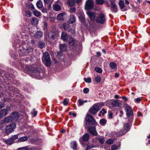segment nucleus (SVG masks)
Masks as SVG:
<instances>
[{
  "mask_svg": "<svg viewBox=\"0 0 150 150\" xmlns=\"http://www.w3.org/2000/svg\"><path fill=\"white\" fill-rule=\"evenodd\" d=\"M33 52V50L31 47H29L27 48L26 51L25 50L20 49L19 51V53L21 54H23V55H25V54H27L28 53H32Z\"/></svg>",
  "mask_w": 150,
  "mask_h": 150,
  "instance_id": "9d476101",
  "label": "nucleus"
},
{
  "mask_svg": "<svg viewBox=\"0 0 150 150\" xmlns=\"http://www.w3.org/2000/svg\"><path fill=\"white\" fill-rule=\"evenodd\" d=\"M99 110V106L96 104H95L90 108L89 111L92 114L95 115Z\"/></svg>",
  "mask_w": 150,
  "mask_h": 150,
  "instance_id": "0eeeda50",
  "label": "nucleus"
},
{
  "mask_svg": "<svg viewBox=\"0 0 150 150\" xmlns=\"http://www.w3.org/2000/svg\"><path fill=\"white\" fill-rule=\"evenodd\" d=\"M42 13H45L47 12V10L45 8H43L42 9Z\"/></svg>",
  "mask_w": 150,
  "mask_h": 150,
  "instance_id": "680f3d73",
  "label": "nucleus"
},
{
  "mask_svg": "<svg viewBox=\"0 0 150 150\" xmlns=\"http://www.w3.org/2000/svg\"><path fill=\"white\" fill-rule=\"evenodd\" d=\"M89 91V89L88 88H85L83 90V92L84 93H87Z\"/></svg>",
  "mask_w": 150,
  "mask_h": 150,
  "instance_id": "603ef678",
  "label": "nucleus"
},
{
  "mask_svg": "<svg viewBox=\"0 0 150 150\" xmlns=\"http://www.w3.org/2000/svg\"><path fill=\"white\" fill-rule=\"evenodd\" d=\"M76 21L74 15H70L69 19V23L71 24L73 23Z\"/></svg>",
  "mask_w": 150,
  "mask_h": 150,
  "instance_id": "b1692460",
  "label": "nucleus"
},
{
  "mask_svg": "<svg viewBox=\"0 0 150 150\" xmlns=\"http://www.w3.org/2000/svg\"><path fill=\"white\" fill-rule=\"evenodd\" d=\"M16 125L14 123H11L9 125L6 126L5 129L6 133L9 134L13 131L16 127Z\"/></svg>",
  "mask_w": 150,
  "mask_h": 150,
  "instance_id": "20e7f679",
  "label": "nucleus"
},
{
  "mask_svg": "<svg viewBox=\"0 0 150 150\" xmlns=\"http://www.w3.org/2000/svg\"><path fill=\"white\" fill-rule=\"evenodd\" d=\"M64 105L66 106L68 105V101L67 100V98H65L62 102Z\"/></svg>",
  "mask_w": 150,
  "mask_h": 150,
  "instance_id": "8fccbe9b",
  "label": "nucleus"
},
{
  "mask_svg": "<svg viewBox=\"0 0 150 150\" xmlns=\"http://www.w3.org/2000/svg\"><path fill=\"white\" fill-rule=\"evenodd\" d=\"M96 4L99 5H102L104 3V0H95Z\"/></svg>",
  "mask_w": 150,
  "mask_h": 150,
  "instance_id": "4c0bfd02",
  "label": "nucleus"
},
{
  "mask_svg": "<svg viewBox=\"0 0 150 150\" xmlns=\"http://www.w3.org/2000/svg\"><path fill=\"white\" fill-rule=\"evenodd\" d=\"M29 69L34 75L39 76L40 72L42 71V69L40 65H37L35 64L32 66V67H29Z\"/></svg>",
  "mask_w": 150,
  "mask_h": 150,
  "instance_id": "f03ea898",
  "label": "nucleus"
},
{
  "mask_svg": "<svg viewBox=\"0 0 150 150\" xmlns=\"http://www.w3.org/2000/svg\"><path fill=\"white\" fill-rule=\"evenodd\" d=\"M5 106V105L3 102H0V109L4 108Z\"/></svg>",
  "mask_w": 150,
  "mask_h": 150,
  "instance_id": "4d7b16f0",
  "label": "nucleus"
},
{
  "mask_svg": "<svg viewBox=\"0 0 150 150\" xmlns=\"http://www.w3.org/2000/svg\"><path fill=\"white\" fill-rule=\"evenodd\" d=\"M84 80L87 83H91V79L90 78H85L84 79Z\"/></svg>",
  "mask_w": 150,
  "mask_h": 150,
  "instance_id": "49530a36",
  "label": "nucleus"
},
{
  "mask_svg": "<svg viewBox=\"0 0 150 150\" xmlns=\"http://www.w3.org/2000/svg\"><path fill=\"white\" fill-rule=\"evenodd\" d=\"M12 121H16L18 120L19 117L18 113L16 112H12L11 115Z\"/></svg>",
  "mask_w": 150,
  "mask_h": 150,
  "instance_id": "4468645a",
  "label": "nucleus"
},
{
  "mask_svg": "<svg viewBox=\"0 0 150 150\" xmlns=\"http://www.w3.org/2000/svg\"><path fill=\"white\" fill-rule=\"evenodd\" d=\"M36 5L37 7L38 8H42L43 6V4L42 1L41 0H39L37 3Z\"/></svg>",
  "mask_w": 150,
  "mask_h": 150,
  "instance_id": "c85d7f7f",
  "label": "nucleus"
},
{
  "mask_svg": "<svg viewBox=\"0 0 150 150\" xmlns=\"http://www.w3.org/2000/svg\"><path fill=\"white\" fill-rule=\"evenodd\" d=\"M109 66L112 69H114L116 67L117 65L115 63L112 62L109 64Z\"/></svg>",
  "mask_w": 150,
  "mask_h": 150,
  "instance_id": "f704fd0d",
  "label": "nucleus"
},
{
  "mask_svg": "<svg viewBox=\"0 0 150 150\" xmlns=\"http://www.w3.org/2000/svg\"><path fill=\"white\" fill-rule=\"evenodd\" d=\"M110 4L111 5L110 7L111 11L114 13L117 12L118 10L116 4L115 3H113L112 2L111 3V4Z\"/></svg>",
  "mask_w": 150,
  "mask_h": 150,
  "instance_id": "2eb2a0df",
  "label": "nucleus"
},
{
  "mask_svg": "<svg viewBox=\"0 0 150 150\" xmlns=\"http://www.w3.org/2000/svg\"><path fill=\"white\" fill-rule=\"evenodd\" d=\"M11 138L13 140V142L15 140L18 138V135H15L12 136Z\"/></svg>",
  "mask_w": 150,
  "mask_h": 150,
  "instance_id": "09e8293b",
  "label": "nucleus"
},
{
  "mask_svg": "<svg viewBox=\"0 0 150 150\" xmlns=\"http://www.w3.org/2000/svg\"><path fill=\"white\" fill-rule=\"evenodd\" d=\"M78 102L79 103V106H81L83 105L84 103H86L87 102V100H86L84 101H82L81 99H79L78 100Z\"/></svg>",
  "mask_w": 150,
  "mask_h": 150,
  "instance_id": "e433bc0d",
  "label": "nucleus"
},
{
  "mask_svg": "<svg viewBox=\"0 0 150 150\" xmlns=\"http://www.w3.org/2000/svg\"><path fill=\"white\" fill-rule=\"evenodd\" d=\"M101 79V77L99 76H97L95 78V80L97 83L100 82V81Z\"/></svg>",
  "mask_w": 150,
  "mask_h": 150,
  "instance_id": "a19ab883",
  "label": "nucleus"
},
{
  "mask_svg": "<svg viewBox=\"0 0 150 150\" xmlns=\"http://www.w3.org/2000/svg\"><path fill=\"white\" fill-rule=\"evenodd\" d=\"M95 71L99 73H101L102 72V69L98 67H96L95 69Z\"/></svg>",
  "mask_w": 150,
  "mask_h": 150,
  "instance_id": "79ce46f5",
  "label": "nucleus"
},
{
  "mask_svg": "<svg viewBox=\"0 0 150 150\" xmlns=\"http://www.w3.org/2000/svg\"><path fill=\"white\" fill-rule=\"evenodd\" d=\"M30 22L32 25H36L38 24V20L36 18L33 17L31 19Z\"/></svg>",
  "mask_w": 150,
  "mask_h": 150,
  "instance_id": "412c9836",
  "label": "nucleus"
},
{
  "mask_svg": "<svg viewBox=\"0 0 150 150\" xmlns=\"http://www.w3.org/2000/svg\"><path fill=\"white\" fill-rule=\"evenodd\" d=\"M33 13L35 16L37 17H39L41 16V13L40 12L37 10H34L33 11Z\"/></svg>",
  "mask_w": 150,
  "mask_h": 150,
  "instance_id": "c756f323",
  "label": "nucleus"
},
{
  "mask_svg": "<svg viewBox=\"0 0 150 150\" xmlns=\"http://www.w3.org/2000/svg\"><path fill=\"white\" fill-rule=\"evenodd\" d=\"M69 10L71 12H75L76 11V8L74 7L71 8H70Z\"/></svg>",
  "mask_w": 150,
  "mask_h": 150,
  "instance_id": "13d9d810",
  "label": "nucleus"
},
{
  "mask_svg": "<svg viewBox=\"0 0 150 150\" xmlns=\"http://www.w3.org/2000/svg\"><path fill=\"white\" fill-rule=\"evenodd\" d=\"M69 27V25L66 23H64L63 24V27L65 30H67V28Z\"/></svg>",
  "mask_w": 150,
  "mask_h": 150,
  "instance_id": "864d4df0",
  "label": "nucleus"
},
{
  "mask_svg": "<svg viewBox=\"0 0 150 150\" xmlns=\"http://www.w3.org/2000/svg\"><path fill=\"white\" fill-rule=\"evenodd\" d=\"M11 122L13 121L11 115L4 118L3 120V122L4 123H8Z\"/></svg>",
  "mask_w": 150,
  "mask_h": 150,
  "instance_id": "6ab92c4d",
  "label": "nucleus"
},
{
  "mask_svg": "<svg viewBox=\"0 0 150 150\" xmlns=\"http://www.w3.org/2000/svg\"><path fill=\"white\" fill-rule=\"evenodd\" d=\"M75 0H69L67 1V4L70 6H73L75 4Z\"/></svg>",
  "mask_w": 150,
  "mask_h": 150,
  "instance_id": "473e14b6",
  "label": "nucleus"
},
{
  "mask_svg": "<svg viewBox=\"0 0 150 150\" xmlns=\"http://www.w3.org/2000/svg\"><path fill=\"white\" fill-rule=\"evenodd\" d=\"M122 98L125 101H126L127 100V98L124 96H122Z\"/></svg>",
  "mask_w": 150,
  "mask_h": 150,
  "instance_id": "0e129e2a",
  "label": "nucleus"
},
{
  "mask_svg": "<svg viewBox=\"0 0 150 150\" xmlns=\"http://www.w3.org/2000/svg\"><path fill=\"white\" fill-rule=\"evenodd\" d=\"M25 13V16L27 17H29L31 16V13L30 11H26Z\"/></svg>",
  "mask_w": 150,
  "mask_h": 150,
  "instance_id": "58836bf2",
  "label": "nucleus"
},
{
  "mask_svg": "<svg viewBox=\"0 0 150 150\" xmlns=\"http://www.w3.org/2000/svg\"><path fill=\"white\" fill-rule=\"evenodd\" d=\"M108 115L110 119H112L113 118V113L112 112H108Z\"/></svg>",
  "mask_w": 150,
  "mask_h": 150,
  "instance_id": "bf43d9fd",
  "label": "nucleus"
},
{
  "mask_svg": "<svg viewBox=\"0 0 150 150\" xmlns=\"http://www.w3.org/2000/svg\"><path fill=\"white\" fill-rule=\"evenodd\" d=\"M8 113V110L6 109H4L0 110V119L6 115Z\"/></svg>",
  "mask_w": 150,
  "mask_h": 150,
  "instance_id": "dca6fc26",
  "label": "nucleus"
},
{
  "mask_svg": "<svg viewBox=\"0 0 150 150\" xmlns=\"http://www.w3.org/2000/svg\"><path fill=\"white\" fill-rule=\"evenodd\" d=\"M141 99L139 98H138L135 99V101L136 103H139L141 101Z\"/></svg>",
  "mask_w": 150,
  "mask_h": 150,
  "instance_id": "052dcab7",
  "label": "nucleus"
},
{
  "mask_svg": "<svg viewBox=\"0 0 150 150\" xmlns=\"http://www.w3.org/2000/svg\"><path fill=\"white\" fill-rule=\"evenodd\" d=\"M106 113V111L104 109H103L101 110L100 111V113H101L103 115Z\"/></svg>",
  "mask_w": 150,
  "mask_h": 150,
  "instance_id": "5fc2aeb1",
  "label": "nucleus"
},
{
  "mask_svg": "<svg viewBox=\"0 0 150 150\" xmlns=\"http://www.w3.org/2000/svg\"><path fill=\"white\" fill-rule=\"evenodd\" d=\"M43 36V33L41 31H38L35 34L34 36L36 38L40 39L42 38Z\"/></svg>",
  "mask_w": 150,
  "mask_h": 150,
  "instance_id": "a211bd4d",
  "label": "nucleus"
},
{
  "mask_svg": "<svg viewBox=\"0 0 150 150\" xmlns=\"http://www.w3.org/2000/svg\"><path fill=\"white\" fill-rule=\"evenodd\" d=\"M114 140L112 139H110L107 140L106 141V143L109 144H112L114 142Z\"/></svg>",
  "mask_w": 150,
  "mask_h": 150,
  "instance_id": "ea45409f",
  "label": "nucleus"
},
{
  "mask_svg": "<svg viewBox=\"0 0 150 150\" xmlns=\"http://www.w3.org/2000/svg\"><path fill=\"white\" fill-rule=\"evenodd\" d=\"M111 104L113 107H119L120 106L121 104L119 102L118 100H116L111 102Z\"/></svg>",
  "mask_w": 150,
  "mask_h": 150,
  "instance_id": "4be33fe9",
  "label": "nucleus"
},
{
  "mask_svg": "<svg viewBox=\"0 0 150 150\" xmlns=\"http://www.w3.org/2000/svg\"><path fill=\"white\" fill-rule=\"evenodd\" d=\"M39 46L41 48H43L45 46V44L43 42H40L39 43Z\"/></svg>",
  "mask_w": 150,
  "mask_h": 150,
  "instance_id": "de8ad7c7",
  "label": "nucleus"
},
{
  "mask_svg": "<svg viewBox=\"0 0 150 150\" xmlns=\"http://www.w3.org/2000/svg\"><path fill=\"white\" fill-rule=\"evenodd\" d=\"M124 129L127 132L129 130V125L128 123L125 124L124 127Z\"/></svg>",
  "mask_w": 150,
  "mask_h": 150,
  "instance_id": "37998d69",
  "label": "nucleus"
},
{
  "mask_svg": "<svg viewBox=\"0 0 150 150\" xmlns=\"http://www.w3.org/2000/svg\"><path fill=\"white\" fill-rule=\"evenodd\" d=\"M118 148V146L116 145H113L111 146V150H116Z\"/></svg>",
  "mask_w": 150,
  "mask_h": 150,
  "instance_id": "3c124183",
  "label": "nucleus"
},
{
  "mask_svg": "<svg viewBox=\"0 0 150 150\" xmlns=\"http://www.w3.org/2000/svg\"><path fill=\"white\" fill-rule=\"evenodd\" d=\"M67 46L65 44H61L60 46V49L61 52L64 51L66 50Z\"/></svg>",
  "mask_w": 150,
  "mask_h": 150,
  "instance_id": "393cba45",
  "label": "nucleus"
},
{
  "mask_svg": "<svg viewBox=\"0 0 150 150\" xmlns=\"http://www.w3.org/2000/svg\"><path fill=\"white\" fill-rule=\"evenodd\" d=\"M79 18L80 19L81 22L82 23H83L85 22V18L84 14L81 13V14L79 16Z\"/></svg>",
  "mask_w": 150,
  "mask_h": 150,
  "instance_id": "cd10ccee",
  "label": "nucleus"
},
{
  "mask_svg": "<svg viewBox=\"0 0 150 150\" xmlns=\"http://www.w3.org/2000/svg\"><path fill=\"white\" fill-rule=\"evenodd\" d=\"M61 38L64 42L67 41L70 46H72L74 44V40L73 38L68 36L65 32H62Z\"/></svg>",
  "mask_w": 150,
  "mask_h": 150,
  "instance_id": "f257e3e1",
  "label": "nucleus"
},
{
  "mask_svg": "<svg viewBox=\"0 0 150 150\" xmlns=\"http://www.w3.org/2000/svg\"><path fill=\"white\" fill-rule=\"evenodd\" d=\"M119 73H116L115 74V78H117L119 76Z\"/></svg>",
  "mask_w": 150,
  "mask_h": 150,
  "instance_id": "69168bd1",
  "label": "nucleus"
},
{
  "mask_svg": "<svg viewBox=\"0 0 150 150\" xmlns=\"http://www.w3.org/2000/svg\"><path fill=\"white\" fill-rule=\"evenodd\" d=\"M89 137V135L88 133L85 134L83 136V139L84 141L87 142V141Z\"/></svg>",
  "mask_w": 150,
  "mask_h": 150,
  "instance_id": "bb28decb",
  "label": "nucleus"
},
{
  "mask_svg": "<svg viewBox=\"0 0 150 150\" xmlns=\"http://www.w3.org/2000/svg\"><path fill=\"white\" fill-rule=\"evenodd\" d=\"M44 2L45 4H49L50 6H51V4L52 3V1L51 0H44Z\"/></svg>",
  "mask_w": 150,
  "mask_h": 150,
  "instance_id": "a18cd8bd",
  "label": "nucleus"
},
{
  "mask_svg": "<svg viewBox=\"0 0 150 150\" xmlns=\"http://www.w3.org/2000/svg\"><path fill=\"white\" fill-rule=\"evenodd\" d=\"M45 38L47 40L49 41L50 39L54 40L57 36V35L54 33L49 32H46L45 34Z\"/></svg>",
  "mask_w": 150,
  "mask_h": 150,
  "instance_id": "423d86ee",
  "label": "nucleus"
},
{
  "mask_svg": "<svg viewBox=\"0 0 150 150\" xmlns=\"http://www.w3.org/2000/svg\"><path fill=\"white\" fill-rule=\"evenodd\" d=\"M71 147L74 150H75L77 149V145L76 142V141H73L71 143Z\"/></svg>",
  "mask_w": 150,
  "mask_h": 150,
  "instance_id": "2f4dec72",
  "label": "nucleus"
},
{
  "mask_svg": "<svg viewBox=\"0 0 150 150\" xmlns=\"http://www.w3.org/2000/svg\"><path fill=\"white\" fill-rule=\"evenodd\" d=\"M107 120L103 118L101 119L99 122L100 124L102 126H104L106 123Z\"/></svg>",
  "mask_w": 150,
  "mask_h": 150,
  "instance_id": "7c9ffc66",
  "label": "nucleus"
},
{
  "mask_svg": "<svg viewBox=\"0 0 150 150\" xmlns=\"http://www.w3.org/2000/svg\"><path fill=\"white\" fill-rule=\"evenodd\" d=\"M93 147L92 146H88L86 149V150H88L89 149L92 148Z\"/></svg>",
  "mask_w": 150,
  "mask_h": 150,
  "instance_id": "e2e57ef3",
  "label": "nucleus"
},
{
  "mask_svg": "<svg viewBox=\"0 0 150 150\" xmlns=\"http://www.w3.org/2000/svg\"><path fill=\"white\" fill-rule=\"evenodd\" d=\"M88 130L92 135L94 136H97L98 134L96 131V128L95 127L90 126L88 127Z\"/></svg>",
  "mask_w": 150,
  "mask_h": 150,
  "instance_id": "9b49d317",
  "label": "nucleus"
},
{
  "mask_svg": "<svg viewBox=\"0 0 150 150\" xmlns=\"http://www.w3.org/2000/svg\"><path fill=\"white\" fill-rule=\"evenodd\" d=\"M18 150H33L31 148H29L28 146L18 148Z\"/></svg>",
  "mask_w": 150,
  "mask_h": 150,
  "instance_id": "72a5a7b5",
  "label": "nucleus"
},
{
  "mask_svg": "<svg viewBox=\"0 0 150 150\" xmlns=\"http://www.w3.org/2000/svg\"><path fill=\"white\" fill-rule=\"evenodd\" d=\"M37 112L35 111V109H33V111L31 112L32 115H33L34 116H36L37 115Z\"/></svg>",
  "mask_w": 150,
  "mask_h": 150,
  "instance_id": "6e6d98bb",
  "label": "nucleus"
},
{
  "mask_svg": "<svg viewBox=\"0 0 150 150\" xmlns=\"http://www.w3.org/2000/svg\"><path fill=\"white\" fill-rule=\"evenodd\" d=\"M72 115L74 117H75L76 116V114L75 113H72Z\"/></svg>",
  "mask_w": 150,
  "mask_h": 150,
  "instance_id": "774afa93",
  "label": "nucleus"
},
{
  "mask_svg": "<svg viewBox=\"0 0 150 150\" xmlns=\"http://www.w3.org/2000/svg\"><path fill=\"white\" fill-rule=\"evenodd\" d=\"M3 142L8 145H10L13 143V141L11 137L8 139L4 140Z\"/></svg>",
  "mask_w": 150,
  "mask_h": 150,
  "instance_id": "5701e85b",
  "label": "nucleus"
},
{
  "mask_svg": "<svg viewBox=\"0 0 150 150\" xmlns=\"http://www.w3.org/2000/svg\"><path fill=\"white\" fill-rule=\"evenodd\" d=\"M87 14L88 17L92 21H94L95 20L96 17V13L94 12H92L91 11H88L87 12Z\"/></svg>",
  "mask_w": 150,
  "mask_h": 150,
  "instance_id": "f8f14e48",
  "label": "nucleus"
},
{
  "mask_svg": "<svg viewBox=\"0 0 150 150\" xmlns=\"http://www.w3.org/2000/svg\"><path fill=\"white\" fill-rule=\"evenodd\" d=\"M96 21L97 23H105V17L103 13H100L99 14L98 17L96 19Z\"/></svg>",
  "mask_w": 150,
  "mask_h": 150,
  "instance_id": "6e6552de",
  "label": "nucleus"
},
{
  "mask_svg": "<svg viewBox=\"0 0 150 150\" xmlns=\"http://www.w3.org/2000/svg\"><path fill=\"white\" fill-rule=\"evenodd\" d=\"M97 139L98 140L99 142L102 144H103L105 141V140L104 137L97 138Z\"/></svg>",
  "mask_w": 150,
  "mask_h": 150,
  "instance_id": "c9c22d12",
  "label": "nucleus"
},
{
  "mask_svg": "<svg viewBox=\"0 0 150 150\" xmlns=\"http://www.w3.org/2000/svg\"><path fill=\"white\" fill-rule=\"evenodd\" d=\"M119 4L121 8H124V2L120 1L119 3Z\"/></svg>",
  "mask_w": 150,
  "mask_h": 150,
  "instance_id": "c03bdc74",
  "label": "nucleus"
},
{
  "mask_svg": "<svg viewBox=\"0 0 150 150\" xmlns=\"http://www.w3.org/2000/svg\"><path fill=\"white\" fill-rule=\"evenodd\" d=\"M43 62L47 67L50 66V58L49 54L47 52H45L43 53L42 58Z\"/></svg>",
  "mask_w": 150,
  "mask_h": 150,
  "instance_id": "7ed1b4c3",
  "label": "nucleus"
},
{
  "mask_svg": "<svg viewBox=\"0 0 150 150\" xmlns=\"http://www.w3.org/2000/svg\"><path fill=\"white\" fill-rule=\"evenodd\" d=\"M125 3L127 4H129V1L127 0H125Z\"/></svg>",
  "mask_w": 150,
  "mask_h": 150,
  "instance_id": "338daca9",
  "label": "nucleus"
},
{
  "mask_svg": "<svg viewBox=\"0 0 150 150\" xmlns=\"http://www.w3.org/2000/svg\"><path fill=\"white\" fill-rule=\"evenodd\" d=\"M52 8L54 10L57 11H60L61 9V6L57 4L53 5Z\"/></svg>",
  "mask_w": 150,
  "mask_h": 150,
  "instance_id": "aec40b11",
  "label": "nucleus"
},
{
  "mask_svg": "<svg viewBox=\"0 0 150 150\" xmlns=\"http://www.w3.org/2000/svg\"><path fill=\"white\" fill-rule=\"evenodd\" d=\"M28 139V137L24 136L19 138L17 141L18 142H24L26 141Z\"/></svg>",
  "mask_w": 150,
  "mask_h": 150,
  "instance_id": "a878e982",
  "label": "nucleus"
},
{
  "mask_svg": "<svg viewBox=\"0 0 150 150\" xmlns=\"http://www.w3.org/2000/svg\"><path fill=\"white\" fill-rule=\"evenodd\" d=\"M94 2L92 0H87L85 5V8L86 10L91 9L93 7Z\"/></svg>",
  "mask_w": 150,
  "mask_h": 150,
  "instance_id": "1a4fd4ad",
  "label": "nucleus"
},
{
  "mask_svg": "<svg viewBox=\"0 0 150 150\" xmlns=\"http://www.w3.org/2000/svg\"><path fill=\"white\" fill-rule=\"evenodd\" d=\"M125 110L126 114L127 117H129L132 114L133 112L132 110V108L129 106H127L125 108Z\"/></svg>",
  "mask_w": 150,
  "mask_h": 150,
  "instance_id": "ddd939ff",
  "label": "nucleus"
},
{
  "mask_svg": "<svg viewBox=\"0 0 150 150\" xmlns=\"http://www.w3.org/2000/svg\"><path fill=\"white\" fill-rule=\"evenodd\" d=\"M65 14L64 13H62L59 14L57 17V20L59 21H62L64 20V17Z\"/></svg>",
  "mask_w": 150,
  "mask_h": 150,
  "instance_id": "f3484780",
  "label": "nucleus"
},
{
  "mask_svg": "<svg viewBox=\"0 0 150 150\" xmlns=\"http://www.w3.org/2000/svg\"><path fill=\"white\" fill-rule=\"evenodd\" d=\"M85 120L86 124V125H92L95 124V120L93 117L91 115L88 114H87L85 118Z\"/></svg>",
  "mask_w": 150,
  "mask_h": 150,
  "instance_id": "39448f33",
  "label": "nucleus"
}]
</instances>
